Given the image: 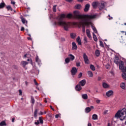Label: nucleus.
Returning <instances> with one entry per match:
<instances>
[{
  "instance_id": "1",
  "label": "nucleus",
  "mask_w": 126,
  "mask_h": 126,
  "mask_svg": "<svg viewBox=\"0 0 126 126\" xmlns=\"http://www.w3.org/2000/svg\"><path fill=\"white\" fill-rule=\"evenodd\" d=\"M66 16L64 14H61L56 17L57 21L54 22V25H60L63 26L65 31H68V29L70 28V23L63 21V18H65Z\"/></svg>"
},
{
  "instance_id": "2",
  "label": "nucleus",
  "mask_w": 126,
  "mask_h": 126,
  "mask_svg": "<svg viewBox=\"0 0 126 126\" xmlns=\"http://www.w3.org/2000/svg\"><path fill=\"white\" fill-rule=\"evenodd\" d=\"M97 17V15H84V17L81 20H80L78 23H77V25H78L79 28H80L82 27V25L84 26H87L88 27L91 22L90 21L91 19H94Z\"/></svg>"
},
{
  "instance_id": "3",
  "label": "nucleus",
  "mask_w": 126,
  "mask_h": 126,
  "mask_svg": "<svg viewBox=\"0 0 126 126\" xmlns=\"http://www.w3.org/2000/svg\"><path fill=\"white\" fill-rule=\"evenodd\" d=\"M115 117L116 118H119L121 121H124L126 120V108H123L121 111H118L116 114Z\"/></svg>"
},
{
  "instance_id": "4",
  "label": "nucleus",
  "mask_w": 126,
  "mask_h": 126,
  "mask_svg": "<svg viewBox=\"0 0 126 126\" xmlns=\"http://www.w3.org/2000/svg\"><path fill=\"white\" fill-rule=\"evenodd\" d=\"M119 68L123 72L122 75L123 78L126 80V67L124 65V62L121 61V63L119 64Z\"/></svg>"
},
{
  "instance_id": "5",
  "label": "nucleus",
  "mask_w": 126,
  "mask_h": 126,
  "mask_svg": "<svg viewBox=\"0 0 126 126\" xmlns=\"http://www.w3.org/2000/svg\"><path fill=\"white\" fill-rule=\"evenodd\" d=\"M74 17L79 19V22L80 20H82V19L84 18V15H80V13L78 11H74Z\"/></svg>"
},
{
  "instance_id": "6",
  "label": "nucleus",
  "mask_w": 126,
  "mask_h": 126,
  "mask_svg": "<svg viewBox=\"0 0 126 126\" xmlns=\"http://www.w3.org/2000/svg\"><path fill=\"white\" fill-rule=\"evenodd\" d=\"M83 59L85 63L89 64V59H88V56L86 55V53L83 54Z\"/></svg>"
},
{
  "instance_id": "7",
  "label": "nucleus",
  "mask_w": 126,
  "mask_h": 126,
  "mask_svg": "<svg viewBox=\"0 0 126 126\" xmlns=\"http://www.w3.org/2000/svg\"><path fill=\"white\" fill-rule=\"evenodd\" d=\"M20 18L21 19V21H22L23 24H25V26H26V27H28V22L27 21V20H25V19L24 18H23V16H21L20 17Z\"/></svg>"
},
{
  "instance_id": "8",
  "label": "nucleus",
  "mask_w": 126,
  "mask_h": 126,
  "mask_svg": "<svg viewBox=\"0 0 126 126\" xmlns=\"http://www.w3.org/2000/svg\"><path fill=\"white\" fill-rule=\"evenodd\" d=\"M77 72V69H76V67H73L72 68V69L71 70V73L72 75H75Z\"/></svg>"
},
{
  "instance_id": "9",
  "label": "nucleus",
  "mask_w": 126,
  "mask_h": 126,
  "mask_svg": "<svg viewBox=\"0 0 126 126\" xmlns=\"http://www.w3.org/2000/svg\"><path fill=\"white\" fill-rule=\"evenodd\" d=\"M106 95L107 97H111V96H113V95H114V92L112 90H110L106 92Z\"/></svg>"
},
{
  "instance_id": "10",
  "label": "nucleus",
  "mask_w": 126,
  "mask_h": 126,
  "mask_svg": "<svg viewBox=\"0 0 126 126\" xmlns=\"http://www.w3.org/2000/svg\"><path fill=\"white\" fill-rule=\"evenodd\" d=\"M86 84V80L83 79L79 82L78 85H80V86H84Z\"/></svg>"
},
{
  "instance_id": "11",
  "label": "nucleus",
  "mask_w": 126,
  "mask_h": 126,
  "mask_svg": "<svg viewBox=\"0 0 126 126\" xmlns=\"http://www.w3.org/2000/svg\"><path fill=\"white\" fill-rule=\"evenodd\" d=\"M90 8V4H87L85 5V8L84 9V11L85 12H87L88 10H89V8Z\"/></svg>"
},
{
  "instance_id": "12",
  "label": "nucleus",
  "mask_w": 126,
  "mask_h": 126,
  "mask_svg": "<svg viewBox=\"0 0 126 126\" xmlns=\"http://www.w3.org/2000/svg\"><path fill=\"white\" fill-rule=\"evenodd\" d=\"M120 61V58H119V57H116L114 59V63H116V64H119Z\"/></svg>"
},
{
  "instance_id": "13",
  "label": "nucleus",
  "mask_w": 126,
  "mask_h": 126,
  "mask_svg": "<svg viewBox=\"0 0 126 126\" xmlns=\"http://www.w3.org/2000/svg\"><path fill=\"white\" fill-rule=\"evenodd\" d=\"M27 64H28V62L26 61H22L21 62V65H22L23 67H25Z\"/></svg>"
},
{
  "instance_id": "14",
  "label": "nucleus",
  "mask_w": 126,
  "mask_h": 126,
  "mask_svg": "<svg viewBox=\"0 0 126 126\" xmlns=\"http://www.w3.org/2000/svg\"><path fill=\"white\" fill-rule=\"evenodd\" d=\"M98 8L99 10H103L105 8V4L104 3H101V4L99 6Z\"/></svg>"
},
{
  "instance_id": "15",
  "label": "nucleus",
  "mask_w": 126,
  "mask_h": 126,
  "mask_svg": "<svg viewBox=\"0 0 126 126\" xmlns=\"http://www.w3.org/2000/svg\"><path fill=\"white\" fill-rule=\"evenodd\" d=\"M75 89L76 91H80V90L82 89V87H81V86H80V85L78 84L75 86Z\"/></svg>"
},
{
  "instance_id": "16",
  "label": "nucleus",
  "mask_w": 126,
  "mask_h": 126,
  "mask_svg": "<svg viewBox=\"0 0 126 126\" xmlns=\"http://www.w3.org/2000/svg\"><path fill=\"white\" fill-rule=\"evenodd\" d=\"M72 50H77V46L76 45V43L75 42H72Z\"/></svg>"
},
{
  "instance_id": "17",
  "label": "nucleus",
  "mask_w": 126,
  "mask_h": 126,
  "mask_svg": "<svg viewBox=\"0 0 126 126\" xmlns=\"http://www.w3.org/2000/svg\"><path fill=\"white\" fill-rule=\"evenodd\" d=\"M31 103L32 104V106L34 105V104H35V99H34V97L33 96H31Z\"/></svg>"
},
{
  "instance_id": "18",
  "label": "nucleus",
  "mask_w": 126,
  "mask_h": 126,
  "mask_svg": "<svg viewBox=\"0 0 126 126\" xmlns=\"http://www.w3.org/2000/svg\"><path fill=\"white\" fill-rule=\"evenodd\" d=\"M93 7L94 8H97V6L98 5V2H94L92 3Z\"/></svg>"
},
{
  "instance_id": "19",
  "label": "nucleus",
  "mask_w": 126,
  "mask_h": 126,
  "mask_svg": "<svg viewBox=\"0 0 126 126\" xmlns=\"http://www.w3.org/2000/svg\"><path fill=\"white\" fill-rule=\"evenodd\" d=\"M68 57H69V59L70 61H74V59H75V57H74V56H73L72 54H69L68 55Z\"/></svg>"
},
{
  "instance_id": "20",
  "label": "nucleus",
  "mask_w": 126,
  "mask_h": 126,
  "mask_svg": "<svg viewBox=\"0 0 126 126\" xmlns=\"http://www.w3.org/2000/svg\"><path fill=\"white\" fill-rule=\"evenodd\" d=\"M91 111V108L90 107H87L85 110V112L87 114H88V113H90Z\"/></svg>"
},
{
  "instance_id": "21",
  "label": "nucleus",
  "mask_w": 126,
  "mask_h": 126,
  "mask_svg": "<svg viewBox=\"0 0 126 126\" xmlns=\"http://www.w3.org/2000/svg\"><path fill=\"white\" fill-rule=\"evenodd\" d=\"M76 41L78 45H81V39H80V37L78 36L76 39Z\"/></svg>"
},
{
  "instance_id": "22",
  "label": "nucleus",
  "mask_w": 126,
  "mask_h": 126,
  "mask_svg": "<svg viewBox=\"0 0 126 126\" xmlns=\"http://www.w3.org/2000/svg\"><path fill=\"white\" fill-rule=\"evenodd\" d=\"M86 33L87 36L90 38H91V34H90V31H89V30H86Z\"/></svg>"
},
{
  "instance_id": "23",
  "label": "nucleus",
  "mask_w": 126,
  "mask_h": 126,
  "mask_svg": "<svg viewBox=\"0 0 126 126\" xmlns=\"http://www.w3.org/2000/svg\"><path fill=\"white\" fill-rule=\"evenodd\" d=\"M70 37L72 39H75V38H76V34L74 33H71Z\"/></svg>"
},
{
  "instance_id": "24",
  "label": "nucleus",
  "mask_w": 126,
  "mask_h": 126,
  "mask_svg": "<svg viewBox=\"0 0 126 126\" xmlns=\"http://www.w3.org/2000/svg\"><path fill=\"white\" fill-rule=\"evenodd\" d=\"M82 97L83 99H84L85 100H86V99H88V95L86 94H83L82 95Z\"/></svg>"
},
{
  "instance_id": "25",
  "label": "nucleus",
  "mask_w": 126,
  "mask_h": 126,
  "mask_svg": "<svg viewBox=\"0 0 126 126\" xmlns=\"http://www.w3.org/2000/svg\"><path fill=\"white\" fill-rule=\"evenodd\" d=\"M5 6V3H4V2H3L0 3V9L4 8Z\"/></svg>"
},
{
  "instance_id": "26",
  "label": "nucleus",
  "mask_w": 126,
  "mask_h": 126,
  "mask_svg": "<svg viewBox=\"0 0 126 126\" xmlns=\"http://www.w3.org/2000/svg\"><path fill=\"white\" fill-rule=\"evenodd\" d=\"M92 119L94 120H98V115H97L96 114H94L93 115Z\"/></svg>"
},
{
  "instance_id": "27",
  "label": "nucleus",
  "mask_w": 126,
  "mask_h": 126,
  "mask_svg": "<svg viewBox=\"0 0 126 126\" xmlns=\"http://www.w3.org/2000/svg\"><path fill=\"white\" fill-rule=\"evenodd\" d=\"M6 8H7L8 11L11 10V11H12V10H13V9H12V7H11L10 5L7 6Z\"/></svg>"
},
{
  "instance_id": "28",
  "label": "nucleus",
  "mask_w": 126,
  "mask_h": 126,
  "mask_svg": "<svg viewBox=\"0 0 126 126\" xmlns=\"http://www.w3.org/2000/svg\"><path fill=\"white\" fill-rule=\"evenodd\" d=\"M102 86L103 88H108L109 87V85L106 83H103Z\"/></svg>"
},
{
  "instance_id": "29",
  "label": "nucleus",
  "mask_w": 126,
  "mask_h": 126,
  "mask_svg": "<svg viewBox=\"0 0 126 126\" xmlns=\"http://www.w3.org/2000/svg\"><path fill=\"white\" fill-rule=\"evenodd\" d=\"M88 74L89 76H90V77H93V73L92 72V71H89L88 72Z\"/></svg>"
},
{
  "instance_id": "30",
  "label": "nucleus",
  "mask_w": 126,
  "mask_h": 126,
  "mask_svg": "<svg viewBox=\"0 0 126 126\" xmlns=\"http://www.w3.org/2000/svg\"><path fill=\"white\" fill-rule=\"evenodd\" d=\"M95 54L96 57H99V56H100V51H99V50H96L95 52Z\"/></svg>"
},
{
  "instance_id": "31",
  "label": "nucleus",
  "mask_w": 126,
  "mask_h": 126,
  "mask_svg": "<svg viewBox=\"0 0 126 126\" xmlns=\"http://www.w3.org/2000/svg\"><path fill=\"white\" fill-rule=\"evenodd\" d=\"M93 35L94 41H95V42H97V41H98V38H97V36H96V35H95L94 33L93 34Z\"/></svg>"
},
{
  "instance_id": "32",
  "label": "nucleus",
  "mask_w": 126,
  "mask_h": 126,
  "mask_svg": "<svg viewBox=\"0 0 126 126\" xmlns=\"http://www.w3.org/2000/svg\"><path fill=\"white\" fill-rule=\"evenodd\" d=\"M70 62V59H69V58H66L65 59V63H69Z\"/></svg>"
},
{
  "instance_id": "33",
  "label": "nucleus",
  "mask_w": 126,
  "mask_h": 126,
  "mask_svg": "<svg viewBox=\"0 0 126 126\" xmlns=\"http://www.w3.org/2000/svg\"><path fill=\"white\" fill-rule=\"evenodd\" d=\"M90 67L91 69H92V70H93V71H95V66H94V65L91 64Z\"/></svg>"
},
{
  "instance_id": "34",
  "label": "nucleus",
  "mask_w": 126,
  "mask_h": 126,
  "mask_svg": "<svg viewBox=\"0 0 126 126\" xmlns=\"http://www.w3.org/2000/svg\"><path fill=\"white\" fill-rule=\"evenodd\" d=\"M121 87L122 89H126V84H125V83H122L121 85Z\"/></svg>"
},
{
  "instance_id": "35",
  "label": "nucleus",
  "mask_w": 126,
  "mask_h": 126,
  "mask_svg": "<svg viewBox=\"0 0 126 126\" xmlns=\"http://www.w3.org/2000/svg\"><path fill=\"white\" fill-rule=\"evenodd\" d=\"M6 126V123H5V121H2L0 123V126Z\"/></svg>"
},
{
  "instance_id": "36",
  "label": "nucleus",
  "mask_w": 126,
  "mask_h": 126,
  "mask_svg": "<svg viewBox=\"0 0 126 126\" xmlns=\"http://www.w3.org/2000/svg\"><path fill=\"white\" fill-rule=\"evenodd\" d=\"M39 121L40 124H43L44 121H43L42 117H39Z\"/></svg>"
},
{
  "instance_id": "37",
  "label": "nucleus",
  "mask_w": 126,
  "mask_h": 126,
  "mask_svg": "<svg viewBox=\"0 0 126 126\" xmlns=\"http://www.w3.org/2000/svg\"><path fill=\"white\" fill-rule=\"evenodd\" d=\"M99 43V46H100V47H102V48H104L105 47V46H104V43H103V41L100 40Z\"/></svg>"
},
{
  "instance_id": "38",
  "label": "nucleus",
  "mask_w": 126,
  "mask_h": 126,
  "mask_svg": "<svg viewBox=\"0 0 126 126\" xmlns=\"http://www.w3.org/2000/svg\"><path fill=\"white\" fill-rule=\"evenodd\" d=\"M57 5H54L53 7V11L54 12H57Z\"/></svg>"
},
{
  "instance_id": "39",
  "label": "nucleus",
  "mask_w": 126,
  "mask_h": 126,
  "mask_svg": "<svg viewBox=\"0 0 126 126\" xmlns=\"http://www.w3.org/2000/svg\"><path fill=\"white\" fill-rule=\"evenodd\" d=\"M81 7V5L80 4H77L75 6V8H76V9H80Z\"/></svg>"
},
{
  "instance_id": "40",
  "label": "nucleus",
  "mask_w": 126,
  "mask_h": 126,
  "mask_svg": "<svg viewBox=\"0 0 126 126\" xmlns=\"http://www.w3.org/2000/svg\"><path fill=\"white\" fill-rule=\"evenodd\" d=\"M66 17H67V18H71V17H72V14H68L66 16Z\"/></svg>"
},
{
  "instance_id": "41",
  "label": "nucleus",
  "mask_w": 126,
  "mask_h": 126,
  "mask_svg": "<svg viewBox=\"0 0 126 126\" xmlns=\"http://www.w3.org/2000/svg\"><path fill=\"white\" fill-rule=\"evenodd\" d=\"M38 113V110L35 109L34 112V116L36 118L37 117V113Z\"/></svg>"
},
{
  "instance_id": "42",
  "label": "nucleus",
  "mask_w": 126,
  "mask_h": 126,
  "mask_svg": "<svg viewBox=\"0 0 126 126\" xmlns=\"http://www.w3.org/2000/svg\"><path fill=\"white\" fill-rule=\"evenodd\" d=\"M33 82H34L35 85H36V86H38V85H39V84H38V83H37V81L36 80V79H34L33 80Z\"/></svg>"
},
{
  "instance_id": "43",
  "label": "nucleus",
  "mask_w": 126,
  "mask_h": 126,
  "mask_svg": "<svg viewBox=\"0 0 126 126\" xmlns=\"http://www.w3.org/2000/svg\"><path fill=\"white\" fill-rule=\"evenodd\" d=\"M82 31L84 33V32H85V26L82 25Z\"/></svg>"
},
{
  "instance_id": "44",
  "label": "nucleus",
  "mask_w": 126,
  "mask_h": 126,
  "mask_svg": "<svg viewBox=\"0 0 126 126\" xmlns=\"http://www.w3.org/2000/svg\"><path fill=\"white\" fill-rule=\"evenodd\" d=\"M81 77H82V73L80 72L78 75V78H81Z\"/></svg>"
},
{
  "instance_id": "45",
  "label": "nucleus",
  "mask_w": 126,
  "mask_h": 126,
  "mask_svg": "<svg viewBox=\"0 0 126 126\" xmlns=\"http://www.w3.org/2000/svg\"><path fill=\"white\" fill-rule=\"evenodd\" d=\"M38 61H39V57H38V56H37L36 57V58H35V61H36V62H38Z\"/></svg>"
},
{
  "instance_id": "46",
  "label": "nucleus",
  "mask_w": 126,
  "mask_h": 126,
  "mask_svg": "<svg viewBox=\"0 0 126 126\" xmlns=\"http://www.w3.org/2000/svg\"><path fill=\"white\" fill-rule=\"evenodd\" d=\"M35 125H36V126H38L40 124V122H39V121H37L34 123Z\"/></svg>"
},
{
  "instance_id": "47",
  "label": "nucleus",
  "mask_w": 126,
  "mask_h": 126,
  "mask_svg": "<svg viewBox=\"0 0 126 126\" xmlns=\"http://www.w3.org/2000/svg\"><path fill=\"white\" fill-rule=\"evenodd\" d=\"M84 41H85V43H87V37H84Z\"/></svg>"
},
{
  "instance_id": "48",
  "label": "nucleus",
  "mask_w": 126,
  "mask_h": 126,
  "mask_svg": "<svg viewBox=\"0 0 126 126\" xmlns=\"http://www.w3.org/2000/svg\"><path fill=\"white\" fill-rule=\"evenodd\" d=\"M19 92L20 93L19 95H22V91L21 90H19Z\"/></svg>"
},
{
  "instance_id": "49",
  "label": "nucleus",
  "mask_w": 126,
  "mask_h": 126,
  "mask_svg": "<svg viewBox=\"0 0 126 126\" xmlns=\"http://www.w3.org/2000/svg\"><path fill=\"white\" fill-rule=\"evenodd\" d=\"M11 4H13V5H14V4H15V1H11Z\"/></svg>"
},
{
  "instance_id": "50",
  "label": "nucleus",
  "mask_w": 126,
  "mask_h": 126,
  "mask_svg": "<svg viewBox=\"0 0 126 126\" xmlns=\"http://www.w3.org/2000/svg\"><path fill=\"white\" fill-rule=\"evenodd\" d=\"M76 66H80V63H77Z\"/></svg>"
},
{
  "instance_id": "51",
  "label": "nucleus",
  "mask_w": 126,
  "mask_h": 126,
  "mask_svg": "<svg viewBox=\"0 0 126 126\" xmlns=\"http://www.w3.org/2000/svg\"><path fill=\"white\" fill-rule=\"evenodd\" d=\"M59 117H60V115H59V114H57V115L55 116L56 119H59Z\"/></svg>"
},
{
  "instance_id": "52",
  "label": "nucleus",
  "mask_w": 126,
  "mask_h": 126,
  "mask_svg": "<svg viewBox=\"0 0 126 126\" xmlns=\"http://www.w3.org/2000/svg\"><path fill=\"white\" fill-rule=\"evenodd\" d=\"M96 103H97V104H99V103H100V100H99V99H97V100H96Z\"/></svg>"
},
{
  "instance_id": "53",
  "label": "nucleus",
  "mask_w": 126,
  "mask_h": 126,
  "mask_svg": "<svg viewBox=\"0 0 126 126\" xmlns=\"http://www.w3.org/2000/svg\"><path fill=\"white\" fill-rule=\"evenodd\" d=\"M24 30H25L24 27H22L21 29V31H24Z\"/></svg>"
},
{
  "instance_id": "54",
  "label": "nucleus",
  "mask_w": 126,
  "mask_h": 126,
  "mask_svg": "<svg viewBox=\"0 0 126 126\" xmlns=\"http://www.w3.org/2000/svg\"><path fill=\"white\" fill-rule=\"evenodd\" d=\"M108 113V110H105V111L103 112L104 115H106Z\"/></svg>"
},
{
  "instance_id": "55",
  "label": "nucleus",
  "mask_w": 126,
  "mask_h": 126,
  "mask_svg": "<svg viewBox=\"0 0 126 126\" xmlns=\"http://www.w3.org/2000/svg\"><path fill=\"white\" fill-rule=\"evenodd\" d=\"M92 28L93 29V30H94V29L95 30H96V28H95V27L93 26H92Z\"/></svg>"
},
{
  "instance_id": "56",
  "label": "nucleus",
  "mask_w": 126,
  "mask_h": 126,
  "mask_svg": "<svg viewBox=\"0 0 126 126\" xmlns=\"http://www.w3.org/2000/svg\"><path fill=\"white\" fill-rule=\"evenodd\" d=\"M108 16L109 17V18H108V19H109V20H111V19H113V17H111L110 15H109Z\"/></svg>"
},
{
  "instance_id": "57",
  "label": "nucleus",
  "mask_w": 126,
  "mask_h": 126,
  "mask_svg": "<svg viewBox=\"0 0 126 126\" xmlns=\"http://www.w3.org/2000/svg\"><path fill=\"white\" fill-rule=\"evenodd\" d=\"M50 108L51 110H52L53 111H55V109H54V108H53V106H52L51 105H50Z\"/></svg>"
},
{
  "instance_id": "58",
  "label": "nucleus",
  "mask_w": 126,
  "mask_h": 126,
  "mask_svg": "<svg viewBox=\"0 0 126 126\" xmlns=\"http://www.w3.org/2000/svg\"><path fill=\"white\" fill-rule=\"evenodd\" d=\"M25 83L26 86H28V82L25 81Z\"/></svg>"
},
{
  "instance_id": "59",
  "label": "nucleus",
  "mask_w": 126,
  "mask_h": 126,
  "mask_svg": "<svg viewBox=\"0 0 126 126\" xmlns=\"http://www.w3.org/2000/svg\"><path fill=\"white\" fill-rule=\"evenodd\" d=\"M15 120V119L14 118H13L12 119V123H14Z\"/></svg>"
},
{
  "instance_id": "60",
  "label": "nucleus",
  "mask_w": 126,
  "mask_h": 126,
  "mask_svg": "<svg viewBox=\"0 0 126 126\" xmlns=\"http://www.w3.org/2000/svg\"><path fill=\"white\" fill-rule=\"evenodd\" d=\"M66 1H68V2H71L72 0H66Z\"/></svg>"
},
{
  "instance_id": "61",
  "label": "nucleus",
  "mask_w": 126,
  "mask_h": 126,
  "mask_svg": "<svg viewBox=\"0 0 126 126\" xmlns=\"http://www.w3.org/2000/svg\"><path fill=\"white\" fill-rule=\"evenodd\" d=\"M97 80H98V81H100V80H101V77H98Z\"/></svg>"
},
{
  "instance_id": "62",
  "label": "nucleus",
  "mask_w": 126,
  "mask_h": 126,
  "mask_svg": "<svg viewBox=\"0 0 126 126\" xmlns=\"http://www.w3.org/2000/svg\"><path fill=\"white\" fill-rule=\"evenodd\" d=\"M93 30H94V33H97V30L96 29H95V30L94 29Z\"/></svg>"
},
{
  "instance_id": "63",
  "label": "nucleus",
  "mask_w": 126,
  "mask_h": 126,
  "mask_svg": "<svg viewBox=\"0 0 126 126\" xmlns=\"http://www.w3.org/2000/svg\"><path fill=\"white\" fill-rule=\"evenodd\" d=\"M91 123H88V126H92Z\"/></svg>"
},
{
  "instance_id": "64",
  "label": "nucleus",
  "mask_w": 126,
  "mask_h": 126,
  "mask_svg": "<svg viewBox=\"0 0 126 126\" xmlns=\"http://www.w3.org/2000/svg\"><path fill=\"white\" fill-rule=\"evenodd\" d=\"M62 41H65V39L64 38H62Z\"/></svg>"
}]
</instances>
